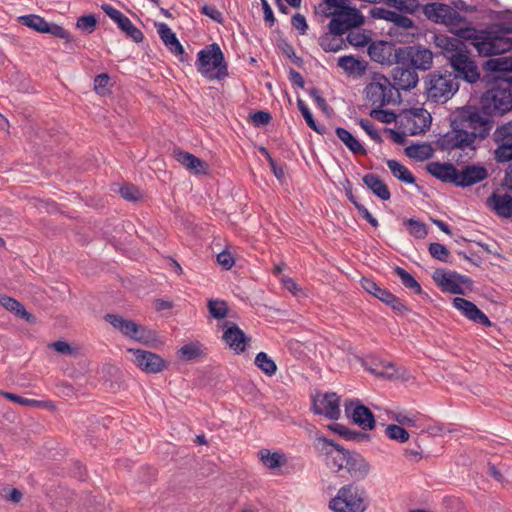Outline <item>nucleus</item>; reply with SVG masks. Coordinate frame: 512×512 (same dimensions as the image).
Listing matches in <instances>:
<instances>
[{
    "instance_id": "obj_15",
    "label": "nucleus",
    "mask_w": 512,
    "mask_h": 512,
    "mask_svg": "<svg viewBox=\"0 0 512 512\" xmlns=\"http://www.w3.org/2000/svg\"><path fill=\"white\" fill-rule=\"evenodd\" d=\"M127 351L132 354L133 363L147 374H157L168 367V362L154 352L134 348Z\"/></svg>"
},
{
    "instance_id": "obj_8",
    "label": "nucleus",
    "mask_w": 512,
    "mask_h": 512,
    "mask_svg": "<svg viewBox=\"0 0 512 512\" xmlns=\"http://www.w3.org/2000/svg\"><path fill=\"white\" fill-rule=\"evenodd\" d=\"M328 466L338 473H348L354 481L364 480L370 472V464L357 451L344 448L339 455L332 457V463Z\"/></svg>"
},
{
    "instance_id": "obj_32",
    "label": "nucleus",
    "mask_w": 512,
    "mask_h": 512,
    "mask_svg": "<svg viewBox=\"0 0 512 512\" xmlns=\"http://www.w3.org/2000/svg\"><path fill=\"white\" fill-rule=\"evenodd\" d=\"M314 447L321 455L327 456L330 460L328 463H332V457L344 451L342 445L324 436H317L315 438Z\"/></svg>"
},
{
    "instance_id": "obj_4",
    "label": "nucleus",
    "mask_w": 512,
    "mask_h": 512,
    "mask_svg": "<svg viewBox=\"0 0 512 512\" xmlns=\"http://www.w3.org/2000/svg\"><path fill=\"white\" fill-rule=\"evenodd\" d=\"M195 67L208 80H222L228 75L224 53L217 43L207 45L198 52Z\"/></svg>"
},
{
    "instance_id": "obj_25",
    "label": "nucleus",
    "mask_w": 512,
    "mask_h": 512,
    "mask_svg": "<svg viewBox=\"0 0 512 512\" xmlns=\"http://www.w3.org/2000/svg\"><path fill=\"white\" fill-rule=\"evenodd\" d=\"M487 206L501 218H510L512 216V195H500L496 191L487 198Z\"/></svg>"
},
{
    "instance_id": "obj_31",
    "label": "nucleus",
    "mask_w": 512,
    "mask_h": 512,
    "mask_svg": "<svg viewBox=\"0 0 512 512\" xmlns=\"http://www.w3.org/2000/svg\"><path fill=\"white\" fill-rule=\"evenodd\" d=\"M328 429L334 432L335 434H338L346 441L361 443L369 442L371 440L370 434L362 431L351 430L348 427L339 423H333L328 425Z\"/></svg>"
},
{
    "instance_id": "obj_19",
    "label": "nucleus",
    "mask_w": 512,
    "mask_h": 512,
    "mask_svg": "<svg viewBox=\"0 0 512 512\" xmlns=\"http://www.w3.org/2000/svg\"><path fill=\"white\" fill-rule=\"evenodd\" d=\"M101 8L104 13L117 24L118 28L126 34L127 37L131 38L136 43L143 41L144 34L142 31L134 26L131 20L121 11L109 4H104Z\"/></svg>"
},
{
    "instance_id": "obj_22",
    "label": "nucleus",
    "mask_w": 512,
    "mask_h": 512,
    "mask_svg": "<svg viewBox=\"0 0 512 512\" xmlns=\"http://www.w3.org/2000/svg\"><path fill=\"white\" fill-rule=\"evenodd\" d=\"M223 326L226 329L222 335V340L236 354L243 353L251 339L233 322L226 321Z\"/></svg>"
},
{
    "instance_id": "obj_48",
    "label": "nucleus",
    "mask_w": 512,
    "mask_h": 512,
    "mask_svg": "<svg viewBox=\"0 0 512 512\" xmlns=\"http://www.w3.org/2000/svg\"><path fill=\"white\" fill-rule=\"evenodd\" d=\"M319 45L325 52H338L346 47L344 40L330 38L329 34H324L319 38Z\"/></svg>"
},
{
    "instance_id": "obj_16",
    "label": "nucleus",
    "mask_w": 512,
    "mask_h": 512,
    "mask_svg": "<svg viewBox=\"0 0 512 512\" xmlns=\"http://www.w3.org/2000/svg\"><path fill=\"white\" fill-rule=\"evenodd\" d=\"M340 399L335 392L318 393L312 398V411L330 420H338L341 414Z\"/></svg>"
},
{
    "instance_id": "obj_38",
    "label": "nucleus",
    "mask_w": 512,
    "mask_h": 512,
    "mask_svg": "<svg viewBox=\"0 0 512 512\" xmlns=\"http://www.w3.org/2000/svg\"><path fill=\"white\" fill-rule=\"evenodd\" d=\"M393 273L400 278V281L404 287L412 290L417 295H426L420 285V283L414 278L412 274L406 271L404 268L400 266H395L393 268Z\"/></svg>"
},
{
    "instance_id": "obj_23",
    "label": "nucleus",
    "mask_w": 512,
    "mask_h": 512,
    "mask_svg": "<svg viewBox=\"0 0 512 512\" xmlns=\"http://www.w3.org/2000/svg\"><path fill=\"white\" fill-rule=\"evenodd\" d=\"M432 42L435 47L441 50L440 54H442L448 61L451 55L457 53H468L466 43L446 34L435 33L432 37Z\"/></svg>"
},
{
    "instance_id": "obj_1",
    "label": "nucleus",
    "mask_w": 512,
    "mask_h": 512,
    "mask_svg": "<svg viewBox=\"0 0 512 512\" xmlns=\"http://www.w3.org/2000/svg\"><path fill=\"white\" fill-rule=\"evenodd\" d=\"M484 110L509 111L512 107V56L490 58L483 63Z\"/></svg>"
},
{
    "instance_id": "obj_58",
    "label": "nucleus",
    "mask_w": 512,
    "mask_h": 512,
    "mask_svg": "<svg viewBox=\"0 0 512 512\" xmlns=\"http://www.w3.org/2000/svg\"><path fill=\"white\" fill-rule=\"evenodd\" d=\"M120 195L127 201H138L142 194L141 191L133 184H124L119 189Z\"/></svg>"
},
{
    "instance_id": "obj_54",
    "label": "nucleus",
    "mask_w": 512,
    "mask_h": 512,
    "mask_svg": "<svg viewBox=\"0 0 512 512\" xmlns=\"http://www.w3.org/2000/svg\"><path fill=\"white\" fill-rule=\"evenodd\" d=\"M97 23H98V20H97L96 15L88 14V15L80 16L77 19L76 27L87 34H91L92 32L95 31V29L97 27Z\"/></svg>"
},
{
    "instance_id": "obj_34",
    "label": "nucleus",
    "mask_w": 512,
    "mask_h": 512,
    "mask_svg": "<svg viewBox=\"0 0 512 512\" xmlns=\"http://www.w3.org/2000/svg\"><path fill=\"white\" fill-rule=\"evenodd\" d=\"M387 166L389 167L392 175L397 178L399 181L405 183V184H415L416 188L418 190H421L422 187L416 184V178L411 173V171L394 159H389L386 161Z\"/></svg>"
},
{
    "instance_id": "obj_12",
    "label": "nucleus",
    "mask_w": 512,
    "mask_h": 512,
    "mask_svg": "<svg viewBox=\"0 0 512 512\" xmlns=\"http://www.w3.org/2000/svg\"><path fill=\"white\" fill-rule=\"evenodd\" d=\"M422 12L428 20L437 24L452 26L466 22L465 17L445 3L431 2L425 4L422 6Z\"/></svg>"
},
{
    "instance_id": "obj_11",
    "label": "nucleus",
    "mask_w": 512,
    "mask_h": 512,
    "mask_svg": "<svg viewBox=\"0 0 512 512\" xmlns=\"http://www.w3.org/2000/svg\"><path fill=\"white\" fill-rule=\"evenodd\" d=\"M448 63L452 69V71L449 72L457 82L462 80L469 84H475L479 80H482L475 60L470 57L469 49L468 53H457L451 55Z\"/></svg>"
},
{
    "instance_id": "obj_40",
    "label": "nucleus",
    "mask_w": 512,
    "mask_h": 512,
    "mask_svg": "<svg viewBox=\"0 0 512 512\" xmlns=\"http://www.w3.org/2000/svg\"><path fill=\"white\" fill-rule=\"evenodd\" d=\"M361 287L369 294L380 300L381 302L385 297H388L390 291L386 288L380 287L375 281L370 278L363 277L360 280Z\"/></svg>"
},
{
    "instance_id": "obj_10",
    "label": "nucleus",
    "mask_w": 512,
    "mask_h": 512,
    "mask_svg": "<svg viewBox=\"0 0 512 512\" xmlns=\"http://www.w3.org/2000/svg\"><path fill=\"white\" fill-rule=\"evenodd\" d=\"M399 65L411 66L415 70L427 71L433 65V52L421 44L399 47Z\"/></svg>"
},
{
    "instance_id": "obj_37",
    "label": "nucleus",
    "mask_w": 512,
    "mask_h": 512,
    "mask_svg": "<svg viewBox=\"0 0 512 512\" xmlns=\"http://www.w3.org/2000/svg\"><path fill=\"white\" fill-rule=\"evenodd\" d=\"M404 152L409 158L425 161L433 157L434 149L430 143H413L407 146Z\"/></svg>"
},
{
    "instance_id": "obj_17",
    "label": "nucleus",
    "mask_w": 512,
    "mask_h": 512,
    "mask_svg": "<svg viewBox=\"0 0 512 512\" xmlns=\"http://www.w3.org/2000/svg\"><path fill=\"white\" fill-rule=\"evenodd\" d=\"M258 458L271 475L283 476L291 473L288 469V458L281 451H271L270 449L262 448L258 451Z\"/></svg>"
},
{
    "instance_id": "obj_41",
    "label": "nucleus",
    "mask_w": 512,
    "mask_h": 512,
    "mask_svg": "<svg viewBox=\"0 0 512 512\" xmlns=\"http://www.w3.org/2000/svg\"><path fill=\"white\" fill-rule=\"evenodd\" d=\"M207 308L212 318L221 320L227 317L229 308L228 304L224 300L210 299L207 302Z\"/></svg>"
},
{
    "instance_id": "obj_21",
    "label": "nucleus",
    "mask_w": 512,
    "mask_h": 512,
    "mask_svg": "<svg viewBox=\"0 0 512 512\" xmlns=\"http://www.w3.org/2000/svg\"><path fill=\"white\" fill-rule=\"evenodd\" d=\"M488 177L487 169L479 164H470L464 166L461 170L457 169L455 186L460 188L470 187L478 184Z\"/></svg>"
},
{
    "instance_id": "obj_55",
    "label": "nucleus",
    "mask_w": 512,
    "mask_h": 512,
    "mask_svg": "<svg viewBox=\"0 0 512 512\" xmlns=\"http://www.w3.org/2000/svg\"><path fill=\"white\" fill-rule=\"evenodd\" d=\"M382 302L389 306L396 314H404L410 311L408 306L392 292H390L388 297H385Z\"/></svg>"
},
{
    "instance_id": "obj_57",
    "label": "nucleus",
    "mask_w": 512,
    "mask_h": 512,
    "mask_svg": "<svg viewBox=\"0 0 512 512\" xmlns=\"http://www.w3.org/2000/svg\"><path fill=\"white\" fill-rule=\"evenodd\" d=\"M43 34H51L55 37L65 39L67 42L73 40L70 33L67 30H65L62 26L56 23L47 22L46 29Z\"/></svg>"
},
{
    "instance_id": "obj_56",
    "label": "nucleus",
    "mask_w": 512,
    "mask_h": 512,
    "mask_svg": "<svg viewBox=\"0 0 512 512\" xmlns=\"http://www.w3.org/2000/svg\"><path fill=\"white\" fill-rule=\"evenodd\" d=\"M0 394L14 402V403H18L22 406H28V407H40L42 405V402L41 401H38V400H34V399H28V398H24L22 396H19L17 394H14V393H11V392H6V391H0Z\"/></svg>"
},
{
    "instance_id": "obj_43",
    "label": "nucleus",
    "mask_w": 512,
    "mask_h": 512,
    "mask_svg": "<svg viewBox=\"0 0 512 512\" xmlns=\"http://www.w3.org/2000/svg\"><path fill=\"white\" fill-rule=\"evenodd\" d=\"M18 22L42 34L44 33L47 25V21L36 14L20 16L18 18Z\"/></svg>"
},
{
    "instance_id": "obj_52",
    "label": "nucleus",
    "mask_w": 512,
    "mask_h": 512,
    "mask_svg": "<svg viewBox=\"0 0 512 512\" xmlns=\"http://www.w3.org/2000/svg\"><path fill=\"white\" fill-rule=\"evenodd\" d=\"M369 115L377 121L386 124L395 122L397 119V114L393 110L383 109L382 107H379V105L376 108H373Z\"/></svg>"
},
{
    "instance_id": "obj_35",
    "label": "nucleus",
    "mask_w": 512,
    "mask_h": 512,
    "mask_svg": "<svg viewBox=\"0 0 512 512\" xmlns=\"http://www.w3.org/2000/svg\"><path fill=\"white\" fill-rule=\"evenodd\" d=\"M335 133L337 137L345 144V146L355 155H366L367 150L347 129L336 127Z\"/></svg>"
},
{
    "instance_id": "obj_39",
    "label": "nucleus",
    "mask_w": 512,
    "mask_h": 512,
    "mask_svg": "<svg viewBox=\"0 0 512 512\" xmlns=\"http://www.w3.org/2000/svg\"><path fill=\"white\" fill-rule=\"evenodd\" d=\"M297 107L309 128H311L313 131L320 135H324L326 133V127L323 125H319L315 121L312 112L310 111L306 103L299 96L297 97Z\"/></svg>"
},
{
    "instance_id": "obj_36",
    "label": "nucleus",
    "mask_w": 512,
    "mask_h": 512,
    "mask_svg": "<svg viewBox=\"0 0 512 512\" xmlns=\"http://www.w3.org/2000/svg\"><path fill=\"white\" fill-rule=\"evenodd\" d=\"M338 66L348 74L363 75L367 69V62L359 60L354 55H344L338 59Z\"/></svg>"
},
{
    "instance_id": "obj_28",
    "label": "nucleus",
    "mask_w": 512,
    "mask_h": 512,
    "mask_svg": "<svg viewBox=\"0 0 512 512\" xmlns=\"http://www.w3.org/2000/svg\"><path fill=\"white\" fill-rule=\"evenodd\" d=\"M404 112L410 114L408 121H411L414 124V127L411 129L409 135H416L418 133L426 132L430 129L432 117L430 113H428L423 108L413 107L405 110Z\"/></svg>"
},
{
    "instance_id": "obj_2",
    "label": "nucleus",
    "mask_w": 512,
    "mask_h": 512,
    "mask_svg": "<svg viewBox=\"0 0 512 512\" xmlns=\"http://www.w3.org/2000/svg\"><path fill=\"white\" fill-rule=\"evenodd\" d=\"M455 38L470 41L480 57H491L512 50V23H492L485 29L472 27L451 30Z\"/></svg>"
},
{
    "instance_id": "obj_47",
    "label": "nucleus",
    "mask_w": 512,
    "mask_h": 512,
    "mask_svg": "<svg viewBox=\"0 0 512 512\" xmlns=\"http://www.w3.org/2000/svg\"><path fill=\"white\" fill-rule=\"evenodd\" d=\"M465 317L474 323L483 325L484 327H491L493 325L487 315L473 302L471 303Z\"/></svg>"
},
{
    "instance_id": "obj_62",
    "label": "nucleus",
    "mask_w": 512,
    "mask_h": 512,
    "mask_svg": "<svg viewBox=\"0 0 512 512\" xmlns=\"http://www.w3.org/2000/svg\"><path fill=\"white\" fill-rule=\"evenodd\" d=\"M157 32L159 37L165 46L169 45L174 39L177 38L176 34L171 30V28L165 23L156 24Z\"/></svg>"
},
{
    "instance_id": "obj_7",
    "label": "nucleus",
    "mask_w": 512,
    "mask_h": 512,
    "mask_svg": "<svg viewBox=\"0 0 512 512\" xmlns=\"http://www.w3.org/2000/svg\"><path fill=\"white\" fill-rule=\"evenodd\" d=\"M427 98L434 102L449 100L459 90L457 82L449 71L436 70L424 77Z\"/></svg>"
},
{
    "instance_id": "obj_20",
    "label": "nucleus",
    "mask_w": 512,
    "mask_h": 512,
    "mask_svg": "<svg viewBox=\"0 0 512 512\" xmlns=\"http://www.w3.org/2000/svg\"><path fill=\"white\" fill-rule=\"evenodd\" d=\"M391 76L396 86L395 90L397 91L398 103L402 100L399 91H410L414 89L419 82L418 73L411 66H396L392 69Z\"/></svg>"
},
{
    "instance_id": "obj_49",
    "label": "nucleus",
    "mask_w": 512,
    "mask_h": 512,
    "mask_svg": "<svg viewBox=\"0 0 512 512\" xmlns=\"http://www.w3.org/2000/svg\"><path fill=\"white\" fill-rule=\"evenodd\" d=\"M111 78L108 73H101L94 78V90L100 96H106L111 93Z\"/></svg>"
},
{
    "instance_id": "obj_27",
    "label": "nucleus",
    "mask_w": 512,
    "mask_h": 512,
    "mask_svg": "<svg viewBox=\"0 0 512 512\" xmlns=\"http://www.w3.org/2000/svg\"><path fill=\"white\" fill-rule=\"evenodd\" d=\"M174 158L190 172L194 174H205L207 163L195 155L180 149L173 150Z\"/></svg>"
},
{
    "instance_id": "obj_6",
    "label": "nucleus",
    "mask_w": 512,
    "mask_h": 512,
    "mask_svg": "<svg viewBox=\"0 0 512 512\" xmlns=\"http://www.w3.org/2000/svg\"><path fill=\"white\" fill-rule=\"evenodd\" d=\"M367 507L366 491L354 483L341 487L329 502L334 512H364Z\"/></svg>"
},
{
    "instance_id": "obj_29",
    "label": "nucleus",
    "mask_w": 512,
    "mask_h": 512,
    "mask_svg": "<svg viewBox=\"0 0 512 512\" xmlns=\"http://www.w3.org/2000/svg\"><path fill=\"white\" fill-rule=\"evenodd\" d=\"M104 320L120 331L124 336L131 339L139 332V324L132 320L125 319L119 314H105Z\"/></svg>"
},
{
    "instance_id": "obj_18",
    "label": "nucleus",
    "mask_w": 512,
    "mask_h": 512,
    "mask_svg": "<svg viewBox=\"0 0 512 512\" xmlns=\"http://www.w3.org/2000/svg\"><path fill=\"white\" fill-rule=\"evenodd\" d=\"M397 49L393 42L386 40L372 41L367 49L368 55L373 62L382 65L391 66L393 64L399 65Z\"/></svg>"
},
{
    "instance_id": "obj_26",
    "label": "nucleus",
    "mask_w": 512,
    "mask_h": 512,
    "mask_svg": "<svg viewBox=\"0 0 512 512\" xmlns=\"http://www.w3.org/2000/svg\"><path fill=\"white\" fill-rule=\"evenodd\" d=\"M426 171L437 180L455 186L457 168L452 163L430 162L426 165Z\"/></svg>"
},
{
    "instance_id": "obj_61",
    "label": "nucleus",
    "mask_w": 512,
    "mask_h": 512,
    "mask_svg": "<svg viewBox=\"0 0 512 512\" xmlns=\"http://www.w3.org/2000/svg\"><path fill=\"white\" fill-rule=\"evenodd\" d=\"M347 42L357 48H363L369 46L372 42L371 38L362 33H350L346 38Z\"/></svg>"
},
{
    "instance_id": "obj_3",
    "label": "nucleus",
    "mask_w": 512,
    "mask_h": 512,
    "mask_svg": "<svg viewBox=\"0 0 512 512\" xmlns=\"http://www.w3.org/2000/svg\"><path fill=\"white\" fill-rule=\"evenodd\" d=\"M508 111L484 110L483 95L479 101V107L466 105L457 109L454 119L462 129L470 128L468 133L475 134L477 138L483 140L487 138L494 125V116H503Z\"/></svg>"
},
{
    "instance_id": "obj_63",
    "label": "nucleus",
    "mask_w": 512,
    "mask_h": 512,
    "mask_svg": "<svg viewBox=\"0 0 512 512\" xmlns=\"http://www.w3.org/2000/svg\"><path fill=\"white\" fill-rule=\"evenodd\" d=\"M168 48V50L174 54L176 57L179 58V61L181 62H189L190 60V57L189 55L185 52L184 50V47L182 46V44L180 43V41L178 40V38L174 39V41H172L169 45L166 46Z\"/></svg>"
},
{
    "instance_id": "obj_45",
    "label": "nucleus",
    "mask_w": 512,
    "mask_h": 512,
    "mask_svg": "<svg viewBox=\"0 0 512 512\" xmlns=\"http://www.w3.org/2000/svg\"><path fill=\"white\" fill-rule=\"evenodd\" d=\"M277 46L281 50V52L291 60L293 64H295L299 68L303 67V58L296 55L294 47L286 39H279L277 41Z\"/></svg>"
},
{
    "instance_id": "obj_14",
    "label": "nucleus",
    "mask_w": 512,
    "mask_h": 512,
    "mask_svg": "<svg viewBox=\"0 0 512 512\" xmlns=\"http://www.w3.org/2000/svg\"><path fill=\"white\" fill-rule=\"evenodd\" d=\"M493 140L497 144L494 150L495 161L497 163L512 161V120L496 128Z\"/></svg>"
},
{
    "instance_id": "obj_30",
    "label": "nucleus",
    "mask_w": 512,
    "mask_h": 512,
    "mask_svg": "<svg viewBox=\"0 0 512 512\" xmlns=\"http://www.w3.org/2000/svg\"><path fill=\"white\" fill-rule=\"evenodd\" d=\"M362 181L371 192L383 201L391 198V193L386 183L379 178L376 174H366L363 176Z\"/></svg>"
},
{
    "instance_id": "obj_42",
    "label": "nucleus",
    "mask_w": 512,
    "mask_h": 512,
    "mask_svg": "<svg viewBox=\"0 0 512 512\" xmlns=\"http://www.w3.org/2000/svg\"><path fill=\"white\" fill-rule=\"evenodd\" d=\"M258 369L267 377H273L278 372L276 362L265 352H258Z\"/></svg>"
},
{
    "instance_id": "obj_46",
    "label": "nucleus",
    "mask_w": 512,
    "mask_h": 512,
    "mask_svg": "<svg viewBox=\"0 0 512 512\" xmlns=\"http://www.w3.org/2000/svg\"><path fill=\"white\" fill-rule=\"evenodd\" d=\"M385 434L389 439L397 441L399 443H405L410 438L409 432L404 427L397 424L387 425L385 429Z\"/></svg>"
},
{
    "instance_id": "obj_59",
    "label": "nucleus",
    "mask_w": 512,
    "mask_h": 512,
    "mask_svg": "<svg viewBox=\"0 0 512 512\" xmlns=\"http://www.w3.org/2000/svg\"><path fill=\"white\" fill-rule=\"evenodd\" d=\"M133 340L144 345H151L156 341V333L146 327L139 325V332L134 335Z\"/></svg>"
},
{
    "instance_id": "obj_13",
    "label": "nucleus",
    "mask_w": 512,
    "mask_h": 512,
    "mask_svg": "<svg viewBox=\"0 0 512 512\" xmlns=\"http://www.w3.org/2000/svg\"><path fill=\"white\" fill-rule=\"evenodd\" d=\"M344 412L353 424L362 430H373L377 421L375 415L369 407L364 405L359 399L346 400L344 403Z\"/></svg>"
},
{
    "instance_id": "obj_33",
    "label": "nucleus",
    "mask_w": 512,
    "mask_h": 512,
    "mask_svg": "<svg viewBox=\"0 0 512 512\" xmlns=\"http://www.w3.org/2000/svg\"><path fill=\"white\" fill-rule=\"evenodd\" d=\"M0 304L5 309H7L10 312H13L16 316H18L21 319H24L28 323H33L35 320V317L25 309L22 303H20L18 300L10 296L1 295Z\"/></svg>"
},
{
    "instance_id": "obj_24",
    "label": "nucleus",
    "mask_w": 512,
    "mask_h": 512,
    "mask_svg": "<svg viewBox=\"0 0 512 512\" xmlns=\"http://www.w3.org/2000/svg\"><path fill=\"white\" fill-rule=\"evenodd\" d=\"M455 275H458V272L438 268L433 272L432 279L443 292L465 295L466 292L461 285H458Z\"/></svg>"
},
{
    "instance_id": "obj_5",
    "label": "nucleus",
    "mask_w": 512,
    "mask_h": 512,
    "mask_svg": "<svg viewBox=\"0 0 512 512\" xmlns=\"http://www.w3.org/2000/svg\"><path fill=\"white\" fill-rule=\"evenodd\" d=\"M334 12L324 13L326 17H332L329 24V34L333 36H342L351 29L360 28L365 24V17L361 11L351 5L349 0H343L342 3L335 6Z\"/></svg>"
},
{
    "instance_id": "obj_50",
    "label": "nucleus",
    "mask_w": 512,
    "mask_h": 512,
    "mask_svg": "<svg viewBox=\"0 0 512 512\" xmlns=\"http://www.w3.org/2000/svg\"><path fill=\"white\" fill-rule=\"evenodd\" d=\"M180 358L186 361L194 360L202 355V350L198 342L185 344L178 351Z\"/></svg>"
},
{
    "instance_id": "obj_53",
    "label": "nucleus",
    "mask_w": 512,
    "mask_h": 512,
    "mask_svg": "<svg viewBox=\"0 0 512 512\" xmlns=\"http://www.w3.org/2000/svg\"><path fill=\"white\" fill-rule=\"evenodd\" d=\"M365 90L367 98L372 102V104L380 105L383 92L385 91L384 84H380V82H371L367 84Z\"/></svg>"
},
{
    "instance_id": "obj_60",
    "label": "nucleus",
    "mask_w": 512,
    "mask_h": 512,
    "mask_svg": "<svg viewBox=\"0 0 512 512\" xmlns=\"http://www.w3.org/2000/svg\"><path fill=\"white\" fill-rule=\"evenodd\" d=\"M358 124L376 143L380 144L383 142L381 135L379 134L374 124L370 120L360 118L358 120Z\"/></svg>"
},
{
    "instance_id": "obj_51",
    "label": "nucleus",
    "mask_w": 512,
    "mask_h": 512,
    "mask_svg": "<svg viewBox=\"0 0 512 512\" xmlns=\"http://www.w3.org/2000/svg\"><path fill=\"white\" fill-rule=\"evenodd\" d=\"M428 251L432 258L441 262L452 263V261L449 260L450 251L445 245L438 242L430 243Z\"/></svg>"
},
{
    "instance_id": "obj_9",
    "label": "nucleus",
    "mask_w": 512,
    "mask_h": 512,
    "mask_svg": "<svg viewBox=\"0 0 512 512\" xmlns=\"http://www.w3.org/2000/svg\"><path fill=\"white\" fill-rule=\"evenodd\" d=\"M450 127L451 131L445 133L444 135H441L435 141V144L439 150L450 152L455 149H476V146L474 145V133H468V130L462 129V127H460V125L456 123V120L454 118L450 120Z\"/></svg>"
},
{
    "instance_id": "obj_64",
    "label": "nucleus",
    "mask_w": 512,
    "mask_h": 512,
    "mask_svg": "<svg viewBox=\"0 0 512 512\" xmlns=\"http://www.w3.org/2000/svg\"><path fill=\"white\" fill-rule=\"evenodd\" d=\"M391 418L394 421H396L399 425H401L402 427L403 426L416 427V428L419 427L417 425V418L415 415L409 416L403 412H397V413H393Z\"/></svg>"
},
{
    "instance_id": "obj_44",
    "label": "nucleus",
    "mask_w": 512,
    "mask_h": 512,
    "mask_svg": "<svg viewBox=\"0 0 512 512\" xmlns=\"http://www.w3.org/2000/svg\"><path fill=\"white\" fill-rule=\"evenodd\" d=\"M403 224L407 227L409 234L417 239H423L428 234L427 226L422 221L410 218L405 219Z\"/></svg>"
}]
</instances>
